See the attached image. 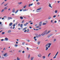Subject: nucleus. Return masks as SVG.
<instances>
[{
	"label": "nucleus",
	"mask_w": 60,
	"mask_h": 60,
	"mask_svg": "<svg viewBox=\"0 0 60 60\" xmlns=\"http://www.w3.org/2000/svg\"><path fill=\"white\" fill-rule=\"evenodd\" d=\"M22 2H20V3H18V4H22Z\"/></svg>",
	"instance_id": "nucleus-21"
},
{
	"label": "nucleus",
	"mask_w": 60,
	"mask_h": 60,
	"mask_svg": "<svg viewBox=\"0 0 60 60\" xmlns=\"http://www.w3.org/2000/svg\"><path fill=\"white\" fill-rule=\"evenodd\" d=\"M26 5H25V6H24L23 7L25 9V8H26Z\"/></svg>",
	"instance_id": "nucleus-34"
},
{
	"label": "nucleus",
	"mask_w": 60,
	"mask_h": 60,
	"mask_svg": "<svg viewBox=\"0 0 60 60\" xmlns=\"http://www.w3.org/2000/svg\"><path fill=\"white\" fill-rule=\"evenodd\" d=\"M9 52H11V53H12V51H9Z\"/></svg>",
	"instance_id": "nucleus-61"
},
{
	"label": "nucleus",
	"mask_w": 60,
	"mask_h": 60,
	"mask_svg": "<svg viewBox=\"0 0 60 60\" xmlns=\"http://www.w3.org/2000/svg\"><path fill=\"white\" fill-rule=\"evenodd\" d=\"M27 28V27H25L23 29V30H26V28Z\"/></svg>",
	"instance_id": "nucleus-32"
},
{
	"label": "nucleus",
	"mask_w": 60,
	"mask_h": 60,
	"mask_svg": "<svg viewBox=\"0 0 60 60\" xmlns=\"http://www.w3.org/2000/svg\"><path fill=\"white\" fill-rule=\"evenodd\" d=\"M50 37V36L49 35H49L48 36H47V37H48V38H49V37Z\"/></svg>",
	"instance_id": "nucleus-43"
},
{
	"label": "nucleus",
	"mask_w": 60,
	"mask_h": 60,
	"mask_svg": "<svg viewBox=\"0 0 60 60\" xmlns=\"http://www.w3.org/2000/svg\"><path fill=\"white\" fill-rule=\"evenodd\" d=\"M51 43H48L46 45H51Z\"/></svg>",
	"instance_id": "nucleus-13"
},
{
	"label": "nucleus",
	"mask_w": 60,
	"mask_h": 60,
	"mask_svg": "<svg viewBox=\"0 0 60 60\" xmlns=\"http://www.w3.org/2000/svg\"><path fill=\"white\" fill-rule=\"evenodd\" d=\"M55 13H56L57 12V11L56 10H55Z\"/></svg>",
	"instance_id": "nucleus-40"
},
{
	"label": "nucleus",
	"mask_w": 60,
	"mask_h": 60,
	"mask_svg": "<svg viewBox=\"0 0 60 60\" xmlns=\"http://www.w3.org/2000/svg\"><path fill=\"white\" fill-rule=\"evenodd\" d=\"M29 29H27V32L28 33V32H29Z\"/></svg>",
	"instance_id": "nucleus-60"
},
{
	"label": "nucleus",
	"mask_w": 60,
	"mask_h": 60,
	"mask_svg": "<svg viewBox=\"0 0 60 60\" xmlns=\"http://www.w3.org/2000/svg\"><path fill=\"white\" fill-rule=\"evenodd\" d=\"M4 40V39H2L1 40V41H3Z\"/></svg>",
	"instance_id": "nucleus-45"
},
{
	"label": "nucleus",
	"mask_w": 60,
	"mask_h": 60,
	"mask_svg": "<svg viewBox=\"0 0 60 60\" xmlns=\"http://www.w3.org/2000/svg\"><path fill=\"white\" fill-rule=\"evenodd\" d=\"M8 3L4 5V6H6L7 5H8Z\"/></svg>",
	"instance_id": "nucleus-25"
},
{
	"label": "nucleus",
	"mask_w": 60,
	"mask_h": 60,
	"mask_svg": "<svg viewBox=\"0 0 60 60\" xmlns=\"http://www.w3.org/2000/svg\"><path fill=\"white\" fill-rule=\"evenodd\" d=\"M54 23H56V22H57L56 21H55L54 22Z\"/></svg>",
	"instance_id": "nucleus-54"
},
{
	"label": "nucleus",
	"mask_w": 60,
	"mask_h": 60,
	"mask_svg": "<svg viewBox=\"0 0 60 60\" xmlns=\"http://www.w3.org/2000/svg\"><path fill=\"white\" fill-rule=\"evenodd\" d=\"M48 19H51V16H49L48 17Z\"/></svg>",
	"instance_id": "nucleus-31"
},
{
	"label": "nucleus",
	"mask_w": 60,
	"mask_h": 60,
	"mask_svg": "<svg viewBox=\"0 0 60 60\" xmlns=\"http://www.w3.org/2000/svg\"><path fill=\"white\" fill-rule=\"evenodd\" d=\"M36 37H37V38H38V37H39V35H38V34H37L36 35Z\"/></svg>",
	"instance_id": "nucleus-16"
},
{
	"label": "nucleus",
	"mask_w": 60,
	"mask_h": 60,
	"mask_svg": "<svg viewBox=\"0 0 60 60\" xmlns=\"http://www.w3.org/2000/svg\"><path fill=\"white\" fill-rule=\"evenodd\" d=\"M39 24H42V22L41 21L39 23Z\"/></svg>",
	"instance_id": "nucleus-46"
},
{
	"label": "nucleus",
	"mask_w": 60,
	"mask_h": 60,
	"mask_svg": "<svg viewBox=\"0 0 60 60\" xmlns=\"http://www.w3.org/2000/svg\"><path fill=\"white\" fill-rule=\"evenodd\" d=\"M4 10H6L7 9V7H5L4 8Z\"/></svg>",
	"instance_id": "nucleus-41"
},
{
	"label": "nucleus",
	"mask_w": 60,
	"mask_h": 60,
	"mask_svg": "<svg viewBox=\"0 0 60 60\" xmlns=\"http://www.w3.org/2000/svg\"><path fill=\"white\" fill-rule=\"evenodd\" d=\"M24 44H25V42H23V43H22V45H24Z\"/></svg>",
	"instance_id": "nucleus-53"
},
{
	"label": "nucleus",
	"mask_w": 60,
	"mask_h": 60,
	"mask_svg": "<svg viewBox=\"0 0 60 60\" xmlns=\"http://www.w3.org/2000/svg\"><path fill=\"white\" fill-rule=\"evenodd\" d=\"M35 27L36 28H39V27L38 26H37Z\"/></svg>",
	"instance_id": "nucleus-48"
},
{
	"label": "nucleus",
	"mask_w": 60,
	"mask_h": 60,
	"mask_svg": "<svg viewBox=\"0 0 60 60\" xmlns=\"http://www.w3.org/2000/svg\"><path fill=\"white\" fill-rule=\"evenodd\" d=\"M43 58V59H45V56H43L42 57Z\"/></svg>",
	"instance_id": "nucleus-35"
},
{
	"label": "nucleus",
	"mask_w": 60,
	"mask_h": 60,
	"mask_svg": "<svg viewBox=\"0 0 60 60\" xmlns=\"http://www.w3.org/2000/svg\"><path fill=\"white\" fill-rule=\"evenodd\" d=\"M29 28H30V29H31V28H32V27L30 26L29 27Z\"/></svg>",
	"instance_id": "nucleus-62"
},
{
	"label": "nucleus",
	"mask_w": 60,
	"mask_h": 60,
	"mask_svg": "<svg viewBox=\"0 0 60 60\" xmlns=\"http://www.w3.org/2000/svg\"><path fill=\"white\" fill-rule=\"evenodd\" d=\"M36 31H38V30H39V29H36Z\"/></svg>",
	"instance_id": "nucleus-63"
},
{
	"label": "nucleus",
	"mask_w": 60,
	"mask_h": 60,
	"mask_svg": "<svg viewBox=\"0 0 60 60\" xmlns=\"http://www.w3.org/2000/svg\"><path fill=\"white\" fill-rule=\"evenodd\" d=\"M42 56V55H41V54H38V56L39 57H41Z\"/></svg>",
	"instance_id": "nucleus-4"
},
{
	"label": "nucleus",
	"mask_w": 60,
	"mask_h": 60,
	"mask_svg": "<svg viewBox=\"0 0 60 60\" xmlns=\"http://www.w3.org/2000/svg\"><path fill=\"white\" fill-rule=\"evenodd\" d=\"M27 50H29V49H28V48H27Z\"/></svg>",
	"instance_id": "nucleus-52"
},
{
	"label": "nucleus",
	"mask_w": 60,
	"mask_h": 60,
	"mask_svg": "<svg viewBox=\"0 0 60 60\" xmlns=\"http://www.w3.org/2000/svg\"><path fill=\"white\" fill-rule=\"evenodd\" d=\"M19 11V10H17L15 12V13H17V12H18Z\"/></svg>",
	"instance_id": "nucleus-29"
},
{
	"label": "nucleus",
	"mask_w": 60,
	"mask_h": 60,
	"mask_svg": "<svg viewBox=\"0 0 60 60\" xmlns=\"http://www.w3.org/2000/svg\"><path fill=\"white\" fill-rule=\"evenodd\" d=\"M47 30H46L45 32H44V33H45V34H46V33H47Z\"/></svg>",
	"instance_id": "nucleus-30"
},
{
	"label": "nucleus",
	"mask_w": 60,
	"mask_h": 60,
	"mask_svg": "<svg viewBox=\"0 0 60 60\" xmlns=\"http://www.w3.org/2000/svg\"><path fill=\"white\" fill-rule=\"evenodd\" d=\"M18 52L19 53H21L22 52V50H20L18 51Z\"/></svg>",
	"instance_id": "nucleus-17"
},
{
	"label": "nucleus",
	"mask_w": 60,
	"mask_h": 60,
	"mask_svg": "<svg viewBox=\"0 0 60 60\" xmlns=\"http://www.w3.org/2000/svg\"><path fill=\"white\" fill-rule=\"evenodd\" d=\"M46 24H47V23H43V25H46Z\"/></svg>",
	"instance_id": "nucleus-27"
},
{
	"label": "nucleus",
	"mask_w": 60,
	"mask_h": 60,
	"mask_svg": "<svg viewBox=\"0 0 60 60\" xmlns=\"http://www.w3.org/2000/svg\"><path fill=\"white\" fill-rule=\"evenodd\" d=\"M53 34H49V35H50V36H52V35H53Z\"/></svg>",
	"instance_id": "nucleus-26"
},
{
	"label": "nucleus",
	"mask_w": 60,
	"mask_h": 60,
	"mask_svg": "<svg viewBox=\"0 0 60 60\" xmlns=\"http://www.w3.org/2000/svg\"><path fill=\"white\" fill-rule=\"evenodd\" d=\"M30 56V54H29V56L28 57V58H29V59Z\"/></svg>",
	"instance_id": "nucleus-36"
},
{
	"label": "nucleus",
	"mask_w": 60,
	"mask_h": 60,
	"mask_svg": "<svg viewBox=\"0 0 60 60\" xmlns=\"http://www.w3.org/2000/svg\"><path fill=\"white\" fill-rule=\"evenodd\" d=\"M8 20H10V19H12V18H11V17H8Z\"/></svg>",
	"instance_id": "nucleus-9"
},
{
	"label": "nucleus",
	"mask_w": 60,
	"mask_h": 60,
	"mask_svg": "<svg viewBox=\"0 0 60 60\" xmlns=\"http://www.w3.org/2000/svg\"><path fill=\"white\" fill-rule=\"evenodd\" d=\"M12 12L14 13L15 12V8H14L12 10Z\"/></svg>",
	"instance_id": "nucleus-8"
},
{
	"label": "nucleus",
	"mask_w": 60,
	"mask_h": 60,
	"mask_svg": "<svg viewBox=\"0 0 60 60\" xmlns=\"http://www.w3.org/2000/svg\"><path fill=\"white\" fill-rule=\"evenodd\" d=\"M15 26V23H14L13 25V27H14Z\"/></svg>",
	"instance_id": "nucleus-47"
},
{
	"label": "nucleus",
	"mask_w": 60,
	"mask_h": 60,
	"mask_svg": "<svg viewBox=\"0 0 60 60\" xmlns=\"http://www.w3.org/2000/svg\"><path fill=\"white\" fill-rule=\"evenodd\" d=\"M28 11V10L26 9H24L23 10V11Z\"/></svg>",
	"instance_id": "nucleus-20"
},
{
	"label": "nucleus",
	"mask_w": 60,
	"mask_h": 60,
	"mask_svg": "<svg viewBox=\"0 0 60 60\" xmlns=\"http://www.w3.org/2000/svg\"><path fill=\"white\" fill-rule=\"evenodd\" d=\"M41 35L39 34L38 35V37H41Z\"/></svg>",
	"instance_id": "nucleus-51"
},
{
	"label": "nucleus",
	"mask_w": 60,
	"mask_h": 60,
	"mask_svg": "<svg viewBox=\"0 0 60 60\" xmlns=\"http://www.w3.org/2000/svg\"><path fill=\"white\" fill-rule=\"evenodd\" d=\"M31 22H32V21H30L28 22V23H31Z\"/></svg>",
	"instance_id": "nucleus-49"
},
{
	"label": "nucleus",
	"mask_w": 60,
	"mask_h": 60,
	"mask_svg": "<svg viewBox=\"0 0 60 60\" xmlns=\"http://www.w3.org/2000/svg\"><path fill=\"white\" fill-rule=\"evenodd\" d=\"M4 40H6L7 41H8V38H5Z\"/></svg>",
	"instance_id": "nucleus-11"
},
{
	"label": "nucleus",
	"mask_w": 60,
	"mask_h": 60,
	"mask_svg": "<svg viewBox=\"0 0 60 60\" xmlns=\"http://www.w3.org/2000/svg\"><path fill=\"white\" fill-rule=\"evenodd\" d=\"M35 38H36V36L34 37V39H35Z\"/></svg>",
	"instance_id": "nucleus-50"
},
{
	"label": "nucleus",
	"mask_w": 60,
	"mask_h": 60,
	"mask_svg": "<svg viewBox=\"0 0 60 60\" xmlns=\"http://www.w3.org/2000/svg\"><path fill=\"white\" fill-rule=\"evenodd\" d=\"M4 56L5 57H7L8 56V55H7V53H5L4 54Z\"/></svg>",
	"instance_id": "nucleus-2"
},
{
	"label": "nucleus",
	"mask_w": 60,
	"mask_h": 60,
	"mask_svg": "<svg viewBox=\"0 0 60 60\" xmlns=\"http://www.w3.org/2000/svg\"><path fill=\"white\" fill-rule=\"evenodd\" d=\"M11 30H9L8 31V33H11Z\"/></svg>",
	"instance_id": "nucleus-14"
},
{
	"label": "nucleus",
	"mask_w": 60,
	"mask_h": 60,
	"mask_svg": "<svg viewBox=\"0 0 60 60\" xmlns=\"http://www.w3.org/2000/svg\"><path fill=\"white\" fill-rule=\"evenodd\" d=\"M53 17L54 18H56V15H54L53 16Z\"/></svg>",
	"instance_id": "nucleus-42"
},
{
	"label": "nucleus",
	"mask_w": 60,
	"mask_h": 60,
	"mask_svg": "<svg viewBox=\"0 0 60 60\" xmlns=\"http://www.w3.org/2000/svg\"><path fill=\"white\" fill-rule=\"evenodd\" d=\"M22 53L23 54H24V53H25V51H23L22 52Z\"/></svg>",
	"instance_id": "nucleus-44"
},
{
	"label": "nucleus",
	"mask_w": 60,
	"mask_h": 60,
	"mask_svg": "<svg viewBox=\"0 0 60 60\" xmlns=\"http://www.w3.org/2000/svg\"><path fill=\"white\" fill-rule=\"evenodd\" d=\"M41 25H42V24H39V26H41Z\"/></svg>",
	"instance_id": "nucleus-59"
},
{
	"label": "nucleus",
	"mask_w": 60,
	"mask_h": 60,
	"mask_svg": "<svg viewBox=\"0 0 60 60\" xmlns=\"http://www.w3.org/2000/svg\"><path fill=\"white\" fill-rule=\"evenodd\" d=\"M27 24H28V23L27 22H26V24H24V26H27Z\"/></svg>",
	"instance_id": "nucleus-10"
},
{
	"label": "nucleus",
	"mask_w": 60,
	"mask_h": 60,
	"mask_svg": "<svg viewBox=\"0 0 60 60\" xmlns=\"http://www.w3.org/2000/svg\"><path fill=\"white\" fill-rule=\"evenodd\" d=\"M33 24V23L32 22H31L30 23V25H32V24Z\"/></svg>",
	"instance_id": "nucleus-57"
},
{
	"label": "nucleus",
	"mask_w": 60,
	"mask_h": 60,
	"mask_svg": "<svg viewBox=\"0 0 60 60\" xmlns=\"http://www.w3.org/2000/svg\"><path fill=\"white\" fill-rule=\"evenodd\" d=\"M49 7H51V8H52V6H51V4H50V3L49 4Z\"/></svg>",
	"instance_id": "nucleus-18"
},
{
	"label": "nucleus",
	"mask_w": 60,
	"mask_h": 60,
	"mask_svg": "<svg viewBox=\"0 0 60 60\" xmlns=\"http://www.w3.org/2000/svg\"><path fill=\"white\" fill-rule=\"evenodd\" d=\"M34 58V57H32L31 58V60H33Z\"/></svg>",
	"instance_id": "nucleus-15"
},
{
	"label": "nucleus",
	"mask_w": 60,
	"mask_h": 60,
	"mask_svg": "<svg viewBox=\"0 0 60 60\" xmlns=\"http://www.w3.org/2000/svg\"><path fill=\"white\" fill-rule=\"evenodd\" d=\"M48 49V47H46V49H45V50L46 51Z\"/></svg>",
	"instance_id": "nucleus-33"
},
{
	"label": "nucleus",
	"mask_w": 60,
	"mask_h": 60,
	"mask_svg": "<svg viewBox=\"0 0 60 60\" xmlns=\"http://www.w3.org/2000/svg\"><path fill=\"white\" fill-rule=\"evenodd\" d=\"M24 22V20H23L22 23H23Z\"/></svg>",
	"instance_id": "nucleus-58"
},
{
	"label": "nucleus",
	"mask_w": 60,
	"mask_h": 60,
	"mask_svg": "<svg viewBox=\"0 0 60 60\" xmlns=\"http://www.w3.org/2000/svg\"><path fill=\"white\" fill-rule=\"evenodd\" d=\"M20 19H23V17L22 16H21L20 17Z\"/></svg>",
	"instance_id": "nucleus-28"
},
{
	"label": "nucleus",
	"mask_w": 60,
	"mask_h": 60,
	"mask_svg": "<svg viewBox=\"0 0 60 60\" xmlns=\"http://www.w3.org/2000/svg\"><path fill=\"white\" fill-rule=\"evenodd\" d=\"M58 52L56 53V54L55 55L54 57H53V58H56V56L58 55Z\"/></svg>",
	"instance_id": "nucleus-3"
},
{
	"label": "nucleus",
	"mask_w": 60,
	"mask_h": 60,
	"mask_svg": "<svg viewBox=\"0 0 60 60\" xmlns=\"http://www.w3.org/2000/svg\"><path fill=\"white\" fill-rule=\"evenodd\" d=\"M14 45H17L15 44H16V43H14Z\"/></svg>",
	"instance_id": "nucleus-55"
},
{
	"label": "nucleus",
	"mask_w": 60,
	"mask_h": 60,
	"mask_svg": "<svg viewBox=\"0 0 60 60\" xmlns=\"http://www.w3.org/2000/svg\"><path fill=\"white\" fill-rule=\"evenodd\" d=\"M17 60H20V58H19V57H17L16 59Z\"/></svg>",
	"instance_id": "nucleus-12"
},
{
	"label": "nucleus",
	"mask_w": 60,
	"mask_h": 60,
	"mask_svg": "<svg viewBox=\"0 0 60 60\" xmlns=\"http://www.w3.org/2000/svg\"><path fill=\"white\" fill-rule=\"evenodd\" d=\"M40 41H38V44L39 45H40Z\"/></svg>",
	"instance_id": "nucleus-23"
},
{
	"label": "nucleus",
	"mask_w": 60,
	"mask_h": 60,
	"mask_svg": "<svg viewBox=\"0 0 60 60\" xmlns=\"http://www.w3.org/2000/svg\"><path fill=\"white\" fill-rule=\"evenodd\" d=\"M20 26L21 27H22V28H23V27H22V26H23V24H21L20 25Z\"/></svg>",
	"instance_id": "nucleus-22"
},
{
	"label": "nucleus",
	"mask_w": 60,
	"mask_h": 60,
	"mask_svg": "<svg viewBox=\"0 0 60 60\" xmlns=\"http://www.w3.org/2000/svg\"><path fill=\"white\" fill-rule=\"evenodd\" d=\"M50 31H48V32L46 33H44V32L42 33V34H41V35H42V36H44L45 34H48L49 33H50Z\"/></svg>",
	"instance_id": "nucleus-1"
},
{
	"label": "nucleus",
	"mask_w": 60,
	"mask_h": 60,
	"mask_svg": "<svg viewBox=\"0 0 60 60\" xmlns=\"http://www.w3.org/2000/svg\"><path fill=\"white\" fill-rule=\"evenodd\" d=\"M8 10L9 11L10 10H11V9H10V8H9L8 9Z\"/></svg>",
	"instance_id": "nucleus-64"
},
{
	"label": "nucleus",
	"mask_w": 60,
	"mask_h": 60,
	"mask_svg": "<svg viewBox=\"0 0 60 60\" xmlns=\"http://www.w3.org/2000/svg\"><path fill=\"white\" fill-rule=\"evenodd\" d=\"M27 32V30H25V31H24V32Z\"/></svg>",
	"instance_id": "nucleus-56"
},
{
	"label": "nucleus",
	"mask_w": 60,
	"mask_h": 60,
	"mask_svg": "<svg viewBox=\"0 0 60 60\" xmlns=\"http://www.w3.org/2000/svg\"><path fill=\"white\" fill-rule=\"evenodd\" d=\"M37 4L38 5H39L40 4V2H38L37 3Z\"/></svg>",
	"instance_id": "nucleus-38"
},
{
	"label": "nucleus",
	"mask_w": 60,
	"mask_h": 60,
	"mask_svg": "<svg viewBox=\"0 0 60 60\" xmlns=\"http://www.w3.org/2000/svg\"><path fill=\"white\" fill-rule=\"evenodd\" d=\"M14 47L15 48H17V47H21V46L20 45H15Z\"/></svg>",
	"instance_id": "nucleus-6"
},
{
	"label": "nucleus",
	"mask_w": 60,
	"mask_h": 60,
	"mask_svg": "<svg viewBox=\"0 0 60 60\" xmlns=\"http://www.w3.org/2000/svg\"><path fill=\"white\" fill-rule=\"evenodd\" d=\"M50 54H51V53H49V54L48 55V57H49V56H50Z\"/></svg>",
	"instance_id": "nucleus-39"
},
{
	"label": "nucleus",
	"mask_w": 60,
	"mask_h": 60,
	"mask_svg": "<svg viewBox=\"0 0 60 60\" xmlns=\"http://www.w3.org/2000/svg\"><path fill=\"white\" fill-rule=\"evenodd\" d=\"M33 5V3H32L31 4H30L29 5L28 7H30V6H32Z\"/></svg>",
	"instance_id": "nucleus-7"
},
{
	"label": "nucleus",
	"mask_w": 60,
	"mask_h": 60,
	"mask_svg": "<svg viewBox=\"0 0 60 60\" xmlns=\"http://www.w3.org/2000/svg\"><path fill=\"white\" fill-rule=\"evenodd\" d=\"M4 9H2L1 11V12H4Z\"/></svg>",
	"instance_id": "nucleus-24"
},
{
	"label": "nucleus",
	"mask_w": 60,
	"mask_h": 60,
	"mask_svg": "<svg viewBox=\"0 0 60 60\" xmlns=\"http://www.w3.org/2000/svg\"><path fill=\"white\" fill-rule=\"evenodd\" d=\"M41 10V8H38L36 10V11L37 12H39V11H39V10Z\"/></svg>",
	"instance_id": "nucleus-5"
},
{
	"label": "nucleus",
	"mask_w": 60,
	"mask_h": 60,
	"mask_svg": "<svg viewBox=\"0 0 60 60\" xmlns=\"http://www.w3.org/2000/svg\"><path fill=\"white\" fill-rule=\"evenodd\" d=\"M5 34V32H3L1 34Z\"/></svg>",
	"instance_id": "nucleus-37"
},
{
	"label": "nucleus",
	"mask_w": 60,
	"mask_h": 60,
	"mask_svg": "<svg viewBox=\"0 0 60 60\" xmlns=\"http://www.w3.org/2000/svg\"><path fill=\"white\" fill-rule=\"evenodd\" d=\"M12 25V22H10V23L9 24V26H11V25Z\"/></svg>",
	"instance_id": "nucleus-19"
}]
</instances>
